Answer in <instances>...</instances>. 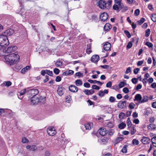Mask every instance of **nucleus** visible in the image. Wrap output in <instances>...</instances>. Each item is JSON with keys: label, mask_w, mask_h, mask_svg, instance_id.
Here are the masks:
<instances>
[{"label": "nucleus", "mask_w": 156, "mask_h": 156, "mask_svg": "<svg viewBox=\"0 0 156 156\" xmlns=\"http://www.w3.org/2000/svg\"><path fill=\"white\" fill-rule=\"evenodd\" d=\"M136 131L134 127H132L131 129V133L132 135L134 134Z\"/></svg>", "instance_id": "53"}, {"label": "nucleus", "mask_w": 156, "mask_h": 156, "mask_svg": "<svg viewBox=\"0 0 156 156\" xmlns=\"http://www.w3.org/2000/svg\"><path fill=\"white\" fill-rule=\"evenodd\" d=\"M124 33L128 38H130L131 35L129 31L127 30H125L124 31Z\"/></svg>", "instance_id": "37"}, {"label": "nucleus", "mask_w": 156, "mask_h": 156, "mask_svg": "<svg viewBox=\"0 0 156 156\" xmlns=\"http://www.w3.org/2000/svg\"><path fill=\"white\" fill-rule=\"evenodd\" d=\"M31 102V104L33 105L37 104L39 101V99L37 98H34V97L30 98Z\"/></svg>", "instance_id": "18"}, {"label": "nucleus", "mask_w": 156, "mask_h": 156, "mask_svg": "<svg viewBox=\"0 0 156 156\" xmlns=\"http://www.w3.org/2000/svg\"><path fill=\"white\" fill-rule=\"evenodd\" d=\"M123 138L122 137H119L117 138L115 140V142L116 143H117L119 142L120 141L122 140Z\"/></svg>", "instance_id": "41"}, {"label": "nucleus", "mask_w": 156, "mask_h": 156, "mask_svg": "<svg viewBox=\"0 0 156 156\" xmlns=\"http://www.w3.org/2000/svg\"><path fill=\"white\" fill-rule=\"evenodd\" d=\"M115 132L114 130L113 129H110L108 130V133L109 135L112 136L113 135Z\"/></svg>", "instance_id": "46"}, {"label": "nucleus", "mask_w": 156, "mask_h": 156, "mask_svg": "<svg viewBox=\"0 0 156 156\" xmlns=\"http://www.w3.org/2000/svg\"><path fill=\"white\" fill-rule=\"evenodd\" d=\"M127 126H128V128L131 127L132 125V123L129 118H128L127 119Z\"/></svg>", "instance_id": "32"}, {"label": "nucleus", "mask_w": 156, "mask_h": 156, "mask_svg": "<svg viewBox=\"0 0 156 156\" xmlns=\"http://www.w3.org/2000/svg\"><path fill=\"white\" fill-rule=\"evenodd\" d=\"M75 84L77 86H81L82 84L81 80H77L75 81Z\"/></svg>", "instance_id": "26"}, {"label": "nucleus", "mask_w": 156, "mask_h": 156, "mask_svg": "<svg viewBox=\"0 0 156 156\" xmlns=\"http://www.w3.org/2000/svg\"><path fill=\"white\" fill-rule=\"evenodd\" d=\"M139 70H140L139 68H135L134 70V71H133L134 73L135 74H136L138 73Z\"/></svg>", "instance_id": "60"}, {"label": "nucleus", "mask_w": 156, "mask_h": 156, "mask_svg": "<svg viewBox=\"0 0 156 156\" xmlns=\"http://www.w3.org/2000/svg\"><path fill=\"white\" fill-rule=\"evenodd\" d=\"M132 142L133 144V145H137L139 144L138 140L136 139L133 140Z\"/></svg>", "instance_id": "42"}, {"label": "nucleus", "mask_w": 156, "mask_h": 156, "mask_svg": "<svg viewBox=\"0 0 156 156\" xmlns=\"http://www.w3.org/2000/svg\"><path fill=\"white\" fill-rule=\"evenodd\" d=\"M46 74L50 76H52L53 75L52 71L48 70H46Z\"/></svg>", "instance_id": "45"}, {"label": "nucleus", "mask_w": 156, "mask_h": 156, "mask_svg": "<svg viewBox=\"0 0 156 156\" xmlns=\"http://www.w3.org/2000/svg\"><path fill=\"white\" fill-rule=\"evenodd\" d=\"M156 140V136H154L152 138L151 141L152 143V145L153 146H155V141Z\"/></svg>", "instance_id": "39"}, {"label": "nucleus", "mask_w": 156, "mask_h": 156, "mask_svg": "<svg viewBox=\"0 0 156 156\" xmlns=\"http://www.w3.org/2000/svg\"><path fill=\"white\" fill-rule=\"evenodd\" d=\"M132 45L133 44L130 41L128 43V44L127 45V48L129 49L130 48L132 47Z\"/></svg>", "instance_id": "58"}, {"label": "nucleus", "mask_w": 156, "mask_h": 156, "mask_svg": "<svg viewBox=\"0 0 156 156\" xmlns=\"http://www.w3.org/2000/svg\"><path fill=\"white\" fill-rule=\"evenodd\" d=\"M147 128L148 130H151L156 128L155 125L153 123H151L148 125Z\"/></svg>", "instance_id": "19"}, {"label": "nucleus", "mask_w": 156, "mask_h": 156, "mask_svg": "<svg viewBox=\"0 0 156 156\" xmlns=\"http://www.w3.org/2000/svg\"><path fill=\"white\" fill-rule=\"evenodd\" d=\"M103 47L105 50L106 51H108L111 49V44L107 42L105 44Z\"/></svg>", "instance_id": "11"}, {"label": "nucleus", "mask_w": 156, "mask_h": 156, "mask_svg": "<svg viewBox=\"0 0 156 156\" xmlns=\"http://www.w3.org/2000/svg\"><path fill=\"white\" fill-rule=\"evenodd\" d=\"M145 20V19L144 18H142L140 20L138 21L137 23H138L139 25H140L142 24Z\"/></svg>", "instance_id": "36"}, {"label": "nucleus", "mask_w": 156, "mask_h": 156, "mask_svg": "<svg viewBox=\"0 0 156 156\" xmlns=\"http://www.w3.org/2000/svg\"><path fill=\"white\" fill-rule=\"evenodd\" d=\"M112 85V83L111 81L108 82L106 85V87H110Z\"/></svg>", "instance_id": "64"}, {"label": "nucleus", "mask_w": 156, "mask_h": 156, "mask_svg": "<svg viewBox=\"0 0 156 156\" xmlns=\"http://www.w3.org/2000/svg\"><path fill=\"white\" fill-rule=\"evenodd\" d=\"M135 105L133 102L131 103L129 105V109H132L134 108Z\"/></svg>", "instance_id": "35"}, {"label": "nucleus", "mask_w": 156, "mask_h": 156, "mask_svg": "<svg viewBox=\"0 0 156 156\" xmlns=\"http://www.w3.org/2000/svg\"><path fill=\"white\" fill-rule=\"evenodd\" d=\"M145 44L148 46L149 48H152L153 46V44L152 43L148 42H146Z\"/></svg>", "instance_id": "49"}, {"label": "nucleus", "mask_w": 156, "mask_h": 156, "mask_svg": "<svg viewBox=\"0 0 156 156\" xmlns=\"http://www.w3.org/2000/svg\"><path fill=\"white\" fill-rule=\"evenodd\" d=\"M14 33V30L12 29H8L6 30L4 33V36H6L7 37V36H10Z\"/></svg>", "instance_id": "9"}, {"label": "nucleus", "mask_w": 156, "mask_h": 156, "mask_svg": "<svg viewBox=\"0 0 156 156\" xmlns=\"http://www.w3.org/2000/svg\"><path fill=\"white\" fill-rule=\"evenodd\" d=\"M22 142L23 143H27L28 142V140L25 137H24L22 139Z\"/></svg>", "instance_id": "55"}, {"label": "nucleus", "mask_w": 156, "mask_h": 156, "mask_svg": "<svg viewBox=\"0 0 156 156\" xmlns=\"http://www.w3.org/2000/svg\"><path fill=\"white\" fill-rule=\"evenodd\" d=\"M142 99V97L141 95L140 94H137L135 96L134 101H139L140 103Z\"/></svg>", "instance_id": "17"}, {"label": "nucleus", "mask_w": 156, "mask_h": 156, "mask_svg": "<svg viewBox=\"0 0 156 156\" xmlns=\"http://www.w3.org/2000/svg\"><path fill=\"white\" fill-rule=\"evenodd\" d=\"M126 126V124L125 123L122 122L119 124L118 127L120 129H124Z\"/></svg>", "instance_id": "25"}, {"label": "nucleus", "mask_w": 156, "mask_h": 156, "mask_svg": "<svg viewBox=\"0 0 156 156\" xmlns=\"http://www.w3.org/2000/svg\"><path fill=\"white\" fill-rule=\"evenodd\" d=\"M131 81L133 84H136L137 82L138 79L136 78H134L132 79Z\"/></svg>", "instance_id": "50"}, {"label": "nucleus", "mask_w": 156, "mask_h": 156, "mask_svg": "<svg viewBox=\"0 0 156 156\" xmlns=\"http://www.w3.org/2000/svg\"><path fill=\"white\" fill-rule=\"evenodd\" d=\"M123 91L125 94H127L129 92V90L128 88L125 87L123 89Z\"/></svg>", "instance_id": "51"}, {"label": "nucleus", "mask_w": 156, "mask_h": 156, "mask_svg": "<svg viewBox=\"0 0 156 156\" xmlns=\"http://www.w3.org/2000/svg\"><path fill=\"white\" fill-rule=\"evenodd\" d=\"M47 132L49 135L53 136L56 134V132L54 128L53 127H48L47 130Z\"/></svg>", "instance_id": "6"}, {"label": "nucleus", "mask_w": 156, "mask_h": 156, "mask_svg": "<svg viewBox=\"0 0 156 156\" xmlns=\"http://www.w3.org/2000/svg\"><path fill=\"white\" fill-rule=\"evenodd\" d=\"M30 68V66H27L22 69L21 72L22 74H24Z\"/></svg>", "instance_id": "22"}, {"label": "nucleus", "mask_w": 156, "mask_h": 156, "mask_svg": "<svg viewBox=\"0 0 156 156\" xmlns=\"http://www.w3.org/2000/svg\"><path fill=\"white\" fill-rule=\"evenodd\" d=\"M140 11L139 9H136L134 12V15L136 16H137L139 15Z\"/></svg>", "instance_id": "56"}, {"label": "nucleus", "mask_w": 156, "mask_h": 156, "mask_svg": "<svg viewBox=\"0 0 156 156\" xmlns=\"http://www.w3.org/2000/svg\"><path fill=\"white\" fill-rule=\"evenodd\" d=\"M36 150V147L35 145H32L31 146L30 150L35 151Z\"/></svg>", "instance_id": "63"}, {"label": "nucleus", "mask_w": 156, "mask_h": 156, "mask_svg": "<svg viewBox=\"0 0 156 156\" xmlns=\"http://www.w3.org/2000/svg\"><path fill=\"white\" fill-rule=\"evenodd\" d=\"M126 101H119L117 104V106L118 108H123L126 106Z\"/></svg>", "instance_id": "7"}, {"label": "nucleus", "mask_w": 156, "mask_h": 156, "mask_svg": "<svg viewBox=\"0 0 156 156\" xmlns=\"http://www.w3.org/2000/svg\"><path fill=\"white\" fill-rule=\"evenodd\" d=\"M148 99L149 98L147 95H143L140 103H144L147 102Z\"/></svg>", "instance_id": "16"}, {"label": "nucleus", "mask_w": 156, "mask_h": 156, "mask_svg": "<svg viewBox=\"0 0 156 156\" xmlns=\"http://www.w3.org/2000/svg\"><path fill=\"white\" fill-rule=\"evenodd\" d=\"M142 85L140 84H138L135 88V90H138L141 89L142 88Z\"/></svg>", "instance_id": "61"}, {"label": "nucleus", "mask_w": 156, "mask_h": 156, "mask_svg": "<svg viewBox=\"0 0 156 156\" xmlns=\"http://www.w3.org/2000/svg\"><path fill=\"white\" fill-rule=\"evenodd\" d=\"M9 44L8 37L3 35H0V48L7 46Z\"/></svg>", "instance_id": "3"}, {"label": "nucleus", "mask_w": 156, "mask_h": 156, "mask_svg": "<svg viewBox=\"0 0 156 156\" xmlns=\"http://www.w3.org/2000/svg\"><path fill=\"white\" fill-rule=\"evenodd\" d=\"M97 81L96 80H88V81L90 83H93V84H96L97 83Z\"/></svg>", "instance_id": "59"}, {"label": "nucleus", "mask_w": 156, "mask_h": 156, "mask_svg": "<svg viewBox=\"0 0 156 156\" xmlns=\"http://www.w3.org/2000/svg\"><path fill=\"white\" fill-rule=\"evenodd\" d=\"M84 92L86 95H89L90 94H93L94 91V90L93 89H91L90 90H85Z\"/></svg>", "instance_id": "21"}, {"label": "nucleus", "mask_w": 156, "mask_h": 156, "mask_svg": "<svg viewBox=\"0 0 156 156\" xmlns=\"http://www.w3.org/2000/svg\"><path fill=\"white\" fill-rule=\"evenodd\" d=\"M55 66L57 67H59L62 65V62L60 61H57L55 63Z\"/></svg>", "instance_id": "31"}, {"label": "nucleus", "mask_w": 156, "mask_h": 156, "mask_svg": "<svg viewBox=\"0 0 156 156\" xmlns=\"http://www.w3.org/2000/svg\"><path fill=\"white\" fill-rule=\"evenodd\" d=\"M69 90L73 92H77L78 90V88L77 87L74 85H71L69 87Z\"/></svg>", "instance_id": "10"}, {"label": "nucleus", "mask_w": 156, "mask_h": 156, "mask_svg": "<svg viewBox=\"0 0 156 156\" xmlns=\"http://www.w3.org/2000/svg\"><path fill=\"white\" fill-rule=\"evenodd\" d=\"M17 49V47L15 46H11L9 47L7 49L3 50L4 52L7 54H9L15 51Z\"/></svg>", "instance_id": "5"}, {"label": "nucleus", "mask_w": 156, "mask_h": 156, "mask_svg": "<svg viewBox=\"0 0 156 156\" xmlns=\"http://www.w3.org/2000/svg\"><path fill=\"white\" fill-rule=\"evenodd\" d=\"M99 57L98 55H94L92 56L91 61L94 63L97 62L99 60Z\"/></svg>", "instance_id": "12"}, {"label": "nucleus", "mask_w": 156, "mask_h": 156, "mask_svg": "<svg viewBox=\"0 0 156 156\" xmlns=\"http://www.w3.org/2000/svg\"><path fill=\"white\" fill-rule=\"evenodd\" d=\"M108 15L106 12H104L100 16V18L102 21L105 22L108 19Z\"/></svg>", "instance_id": "8"}, {"label": "nucleus", "mask_w": 156, "mask_h": 156, "mask_svg": "<svg viewBox=\"0 0 156 156\" xmlns=\"http://www.w3.org/2000/svg\"><path fill=\"white\" fill-rule=\"evenodd\" d=\"M124 116L125 114L124 113L122 112L120 113L119 114V118L120 119H123Z\"/></svg>", "instance_id": "44"}, {"label": "nucleus", "mask_w": 156, "mask_h": 156, "mask_svg": "<svg viewBox=\"0 0 156 156\" xmlns=\"http://www.w3.org/2000/svg\"><path fill=\"white\" fill-rule=\"evenodd\" d=\"M126 83H125L124 82L122 81L119 84V88H121L126 85Z\"/></svg>", "instance_id": "30"}, {"label": "nucleus", "mask_w": 156, "mask_h": 156, "mask_svg": "<svg viewBox=\"0 0 156 156\" xmlns=\"http://www.w3.org/2000/svg\"><path fill=\"white\" fill-rule=\"evenodd\" d=\"M53 71L55 74L58 75L59 73L60 70L58 69L55 68L54 69Z\"/></svg>", "instance_id": "47"}, {"label": "nucleus", "mask_w": 156, "mask_h": 156, "mask_svg": "<svg viewBox=\"0 0 156 156\" xmlns=\"http://www.w3.org/2000/svg\"><path fill=\"white\" fill-rule=\"evenodd\" d=\"M3 83L4 85H5L6 86L9 87L12 84V83L10 81H5Z\"/></svg>", "instance_id": "40"}, {"label": "nucleus", "mask_w": 156, "mask_h": 156, "mask_svg": "<svg viewBox=\"0 0 156 156\" xmlns=\"http://www.w3.org/2000/svg\"><path fill=\"white\" fill-rule=\"evenodd\" d=\"M100 67H101L103 69H108L109 68V66L108 65H101L100 66Z\"/></svg>", "instance_id": "54"}, {"label": "nucleus", "mask_w": 156, "mask_h": 156, "mask_svg": "<svg viewBox=\"0 0 156 156\" xmlns=\"http://www.w3.org/2000/svg\"><path fill=\"white\" fill-rule=\"evenodd\" d=\"M112 2V0H108L107 2L103 0H100L98 2V6L101 9H107L111 5Z\"/></svg>", "instance_id": "1"}, {"label": "nucleus", "mask_w": 156, "mask_h": 156, "mask_svg": "<svg viewBox=\"0 0 156 156\" xmlns=\"http://www.w3.org/2000/svg\"><path fill=\"white\" fill-rule=\"evenodd\" d=\"M66 101L69 103L71 100V96L70 95H68L66 98Z\"/></svg>", "instance_id": "33"}, {"label": "nucleus", "mask_w": 156, "mask_h": 156, "mask_svg": "<svg viewBox=\"0 0 156 156\" xmlns=\"http://www.w3.org/2000/svg\"><path fill=\"white\" fill-rule=\"evenodd\" d=\"M151 19L152 21L154 22L156 21V14H153L151 16Z\"/></svg>", "instance_id": "27"}, {"label": "nucleus", "mask_w": 156, "mask_h": 156, "mask_svg": "<svg viewBox=\"0 0 156 156\" xmlns=\"http://www.w3.org/2000/svg\"><path fill=\"white\" fill-rule=\"evenodd\" d=\"M112 27L111 25L109 23H106L104 27V29L106 31H108Z\"/></svg>", "instance_id": "20"}, {"label": "nucleus", "mask_w": 156, "mask_h": 156, "mask_svg": "<svg viewBox=\"0 0 156 156\" xmlns=\"http://www.w3.org/2000/svg\"><path fill=\"white\" fill-rule=\"evenodd\" d=\"M27 92V94L29 95V97L32 98L37 95L39 93V91L37 89H33L28 90Z\"/></svg>", "instance_id": "4"}, {"label": "nucleus", "mask_w": 156, "mask_h": 156, "mask_svg": "<svg viewBox=\"0 0 156 156\" xmlns=\"http://www.w3.org/2000/svg\"><path fill=\"white\" fill-rule=\"evenodd\" d=\"M151 140L149 138L144 136L141 140V141L144 144H147Z\"/></svg>", "instance_id": "13"}, {"label": "nucleus", "mask_w": 156, "mask_h": 156, "mask_svg": "<svg viewBox=\"0 0 156 156\" xmlns=\"http://www.w3.org/2000/svg\"><path fill=\"white\" fill-rule=\"evenodd\" d=\"M121 1L122 0H115V3L118 4V5L119 6V7H120L121 8H122L123 6V4L121 3Z\"/></svg>", "instance_id": "24"}, {"label": "nucleus", "mask_w": 156, "mask_h": 156, "mask_svg": "<svg viewBox=\"0 0 156 156\" xmlns=\"http://www.w3.org/2000/svg\"><path fill=\"white\" fill-rule=\"evenodd\" d=\"M113 9L114 10H120L122 8H121L120 7H119V6H118V5L115 4L113 5Z\"/></svg>", "instance_id": "29"}, {"label": "nucleus", "mask_w": 156, "mask_h": 156, "mask_svg": "<svg viewBox=\"0 0 156 156\" xmlns=\"http://www.w3.org/2000/svg\"><path fill=\"white\" fill-rule=\"evenodd\" d=\"M20 58L18 53L15 52L10 54L8 56V60H7V61L12 64L16 63L19 61Z\"/></svg>", "instance_id": "2"}, {"label": "nucleus", "mask_w": 156, "mask_h": 156, "mask_svg": "<svg viewBox=\"0 0 156 156\" xmlns=\"http://www.w3.org/2000/svg\"><path fill=\"white\" fill-rule=\"evenodd\" d=\"M92 88L93 89H95L97 90H98L100 89V88L98 86L95 85H93L92 87Z\"/></svg>", "instance_id": "57"}, {"label": "nucleus", "mask_w": 156, "mask_h": 156, "mask_svg": "<svg viewBox=\"0 0 156 156\" xmlns=\"http://www.w3.org/2000/svg\"><path fill=\"white\" fill-rule=\"evenodd\" d=\"M150 33V30L149 29H147L145 31V36L146 37H148Z\"/></svg>", "instance_id": "43"}, {"label": "nucleus", "mask_w": 156, "mask_h": 156, "mask_svg": "<svg viewBox=\"0 0 156 156\" xmlns=\"http://www.w3.org/2000/svg\"><path fill=\"white\" fill-rule=\"evenodd\" d=\"M26 92V89H24L23 90H21L20 91V92L18 93V94H20V96L23 95Z\"/></svg>", "instance_id": "38"}, {"label": "nucleus", "mask_w": 156, "mask_h": 156, "mask_svg": "<svg viewBox=\"0 0 156 156\" xmlns=\"http://www.w3.org/2000/svg\"><path fill=\"white\" fill-rule=\"evenodd\" d=\"M64 88L62 87H59L57 89V93L60 96H62L64 94L63 90Z\"/></svg>", "instance_id": "15"}, {"label": "nucleus", "mask_w": 156, "mask_h": 156, "mask_svg": "<svg viewBox=\"0 0 156 156\" xmlns=\"http://www.w3.org/2000/svg\"><path fill=\"white\" fill-rule=\"evenodd\" d=\"M98 17V16L94 14L91 16V19L92 21H95Z\"/></svg>", "instance_id": "52"}, {"label": "nucleus", "mask_w": 156, "mask_h": 156, "mask_svg": "<svg viewBox=\"0 0 156 156\" xmlns=\"http://www.w3.org/2000/svg\"><path fill=\"white\" fill-rule=\"evenodd\" d=\"M155 120V118L154 117H152L150 118L149 121L150 123H153Z\"/></svg>", "instance_id": "62"}, {"label": "nucleus", "mask_w": 156, "mask_h": 156, "mask_svg": "<svg viewBox=\"0 0 156 156\" xmlns=\"http://www.w3.org/2000/svg\"><path fill=\"white\" fill-rule=\"evenodd\" d=\"M92 124L91 122L85 124V127L86 128V129L89 130L91 128V126H92Z\"/></svg>", "instance_id": "23"}, {"label": "nucleus", "mask_w": 156, "mask_h": 156, "mask_svg": "<svg viewBox=\"0 0 156 156\" xmlns=\"http://www.w3.org/2000/svg\"><path fill=\"white\" fill-rule=\"evenodd\" d=\"M127 146L125 145L122 150V152L124 153H126L127 152Z\"/></svg>", "instance_id": "34"}, {"label": "nucleus", "mask_w": 156, "mask_h": 156, "mask_svg": "<svg viewBox=\"0 0 156 156\" xmlns=\"http://www.w3.org/2000/svg\"><path fill=\"white\" fill-rule=\"evenodd\" d=\"M115 98L112 97V96H111L109 98V101L110 102H114L115 101Z\"/></svg>", "instance_id": "48"}, {"label": "nucleus", "mask_w": 156, "mask_h": 156, "mask_svg": "<svg viewBox=\"0 0 156 156\" xmlns=\"http://www.w3.org/2000/svg\"><path fill=\"white\" fill-rule=\"evenodd\" d=\"M98 132L100 134L104 136L107 133V131L106 130V129L105 128H101L99 129Z\"/></svg>", "instance_id": "14"}, {"label": "nucleus", "mask_w": 156, "mask_h": 156, "mask_svg": "<svg viewBox=\"0 0 156 156\" xmlns=\"http://www.w3.org/2000/svg\"><path fill=\"white\" fill-rule=\"evenodd\" d=\"M106 126L108 128H111L114 126L112 122H107V123Z\"/></svg>", "instance_id": "28"}]
</instances>
